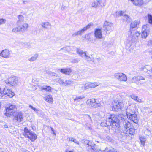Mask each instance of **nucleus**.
Here are the masks:
<instances>
[{"label": "nucleus", "instance_id": "obj_31", "mask_svg": "<svg viewBox=\"0 0 152 152\" xmlns=\"http://www.w3.org/2000/svg\"><path fill=\"white\" fill-rule=\"evenodd\" d=\"M38 55L37 54H36L31 58L28 59V60L31 62H33L35 61L37 58Z\"/></svg>", "mask_w": 152, "mask_h": 152}, {"label": "nucleus", "instance_id": "obj_53", "mask_svg": "<svg viewBox=\"0 0 152 152\" xmlns=\"http://www.w3.org/2000/svg\"><path fill=\"white\" fill-rule=\"evenodd\" d=\"M86 125L88 126V127L89 129H90L91 128V126L90 124H88V123L86 124Z\"/></svg>", "mask_w": 152, "mask_h": 152}, {"label": "nucleus", "instance_id": "obj_6", "mask_svg": "<svg viewBox=\"0 0 152 152\" xmlns=\"http://www.w3.org/2000/svg\"><path fill=\"white\" fill-rule=\"evenodd\" d=\"M99 85V83L96 82L94 83L89 82L86 84L80 85L79 87L80 90L85 91L90 88H94Z\"/></svg>", "mask_w": 152, "mask_h": 152}, {"label": "nucleus", "instance_id": "obj_26", "mask_svg": "<svg viewBox=\"0 0 152 152\" xmlns=\"http://www.w3.org/2000/svg\"><path fill=\"white\" fill-rule=\"evenodd\" d=\"M29 107L30 108L34 110V111H35L38 115H39L40 113L42 114H43V112L39 110L38 109L36 108L35 107L31 105H29Z\"/></svg>", "mask_w": 152, "mask_h": 152}, {"label": "nucleus", "instance_id": "obj_30", "mask_svg": "<svg viewBox=\"0 0 152 152\" xmlns=\"http://www.w3.org/2000/svg\"><path fill=\"white\" fill-rule=\"evenodd\" d=\"M76 52L80 56L82 57H83L84 56H85L86 53L85 52H83L82 50L79 48L77 49Z\"/></svg>", "mask_w": 152, "mask_h": 152}, {"label": "nucleus", "instance_id": "obj_55", "mask_svg": "<svg viewBox=\"0 0 152 152\" xmlns=\"http://www.w3.org/2000/svg\"><path fill=\"white\" fill-rule=\"evenodd\" d=\"M100 149L96 148L95 149V150L94 151L97 152H99V151H100Z\"/></svg>", "mask_w": 152, "mask_h": 152}, {"label": "nucleus", "instance_id": "obj_41", "mask_svg": "<svg viewBox=\"0 0 152 152\" xmlns=\"http://www.w3.org/2000/svg\"><path fill=\"white\" fill-rule=\"evenodd\" d=\"M84 57H85V59L87 61H90L91 60V58L89 56H87L86 53V55L84 56Z\"/></svg>", "mask_w": 152, "mask_h": 152}, {"label": "nucleus", "instance_id": "obj_44", "mask_svg": "<svg viewBox=\"0 0 152 152\" xmlns=\"http://www.w3.org/2000/svg\"><path fill=\"white\" fill-rule=\"evenodd\" d=\"M130 97L132 99H134V100H136L137 98V96H136L135 95L133 94L131 95Z\"/></svg>", "mask_w": 152, "mask_h": 152}, {"label": "nucleus", "instance_id": "obj_56", "mask_svg": "<svg viewBox=\"0 0 152 152\" xmlns=\"http://www.w3.org/2000/svg\"><path fill=\"white\" fill-rule=\"evenodd\" d=\"M51 131H53V134L55 135L56 134V133L54 132V130L53 128H52V127H51Z\"/></svg>", "mask_w": 152, "mask_h": 152}, {"label": "nucleus", "instance_id": "obj_17", "mask_svg": "<svg viewBox=\"0 0 152 152\" xmlns=\"http://www.w3.org/2000/svg\"><path fill=\"white\" fill-rule=\"evenodd\" d=\"M116 14L117 16H123L125 19V20L127 22L130 21L131 20L129 16L125 14L124 12L122 11H118L116 12Z\"/></svg>", "mask_w": 152, "mask_h": 152}, {"label": "nucleus", "instance_id": "obj_61", "mask_svg": "<svg viewBox=\"0 0 152 152\" xmlns=\"http://www.w3.org/2000/svg\"><path fill=\"white\" fill-rule=\"evenodd\" d=\"M63 6H62V7H61V9H62V10H63Z\"/></svg>", "mask_w": 152, "mask_h": 152}, {"label": "nucleus", "instance_id": "obj_54", "mask_svg": "<svg viewBox=\"0 0 152 152\" xmlns=\"http://www.w3.org/2000/svg\"><path fill=\"white\" fill-rule=\"evenodd\" d=\"M61 70H62V69H56V70L58 72H61Z\"/></svg>", "mask_w": 152, "mask_h": 152}, {"label": "nucleus", "instance_id": "obj_45", "mask_svg": "<svg viewBox=\"0 0 152 152\" xmlns=\"http://www.w3.org/2000/svg\"><path fill=\"white\" fill-rule=\"evenodd\" d=\"M65 152H74V150L72 149L71 150H69V148H66L65 151Z\"/></svg>", "mask_w": 152, "mask_h": 152}, {"label": "nucleus", "instance_id": "obj_14", "mask_svg": "<svg viewBox=\"0 0 152 152\" xmlns=\"http://www.w3.org/2000/svg\"><path fill=\"white\" fill-rule=\"evenodd\" d=\"M87 102L89 103V105L91 107L93 108H96L99 107L101 104L99 103L96 102V100L95 99H92L87 101Z\"/></svg>", "mask_w": 152, "mask_h": 152}, {"label": "nucleus", "instance_id": "obj_38", "mask_svg": "<svg viewBox=\"0 0 152 152\" xmlns=\"http://www.w3.org/2000/svg\"><path fill=\"white\" fill-rule=\"evenodd\" d=\"M84 98V97L83 96H77L75 99H74V101H78Z\"/></svg>", "mask_w": 152, "mask_h": 152}, {"label": "nucleus", "instance_id": "obj_22", "mask_svg": "<svg viewBox=\"0 0 152 152\" xmlns=\"http://www.w3.org/2000/svg\"><path fill=\"white\" fill-rule=\"evenodd\" d=\"M136 106V103H131L128 106L126 110V113H129L130 112H131L130 109H134Z\"/></svg>", "mask_w": 152, "mask_h": 152}, {"label": "nucleus", "instance_id": "obj_34", "mask_svg": "<svg viewBox=\"0 0 152 152\" xmlns=\"http://www.w3.org/2000/svg\"><path fill=\"white\" fill-rule=\"evenodd\" d=\"M56 80V81L60 84H64L65 80H64L58 78H57Z\"/></svg>", "mask_w": 152, "mask_h": 152}, {"label": "nucleus", "instance_id": "obj_19", "mask_svg": "<svg viewBox=\"0 0 152 152\" xmlns=\"http://www.w3.org/2000/svg\"><path fill=\"white\" fill-rule=\"evenodd\" d=\"M19 26L20 27L21 32H23L27 30L29 27V25L27 23H24Z\"/></svg>", "mask_w": 152, "mask_h": 152}, {"label": "nucleus", "instance_id": "obj_32", "mask_svg": "<svg viewBox=\"0 0 152 152\" xmlns=\"http://www.w3.org/2000/svg\"><path fill=\"white\" fill-rule=\"evenodd\" d=\"M12 31L15 33H17L18 32H21V31L20 29V27L19 26L17 27H15L13 28L12 30Z\"/></svg>", "mask_w": 152, "mask_h": 152}, {"label": "nucleus", "instance_id": "obj_4", "mask_svg": "<svg viewBox=\"0 0 152 152\" xmlns=\"http://www.w3.org/2000/svg\"><path fill=\"white\" fill-rule=\"evenodd\" d=\"M18 78L17 77L12 76L4 80L5 83L10 86H16L18 85Z\"/></svg>", "mask_w": 152, "mask_h": 152}, {"label": "nucleus", "instance_id": "obj_25", "mask_svg": "<svg viewBox=\"0 0 152 152\" xmlns=\"http://www.w3.org/2000/svg\"><path fill=\"white\" fill-rule=\"evenodd\" d=\"M132 81L134 82H135L137 81H140L141 80H145L144 77L141 76H134L132 78Z\"/></svg>", "mask_w": 152, "mask_h": 152}, {"label": "nucleus", "instance_id": "obj_42", "mask_svg": "<svg viewBox=\"0 0 152 152\" xmlns=\"http://www.w3.org/2000/svg\"><path fill=\"white\" fill-rule=\"evenodd\" d=\"M6 22V20L3 18H0V25L4 24Z\"/></svg>", "mask_w": 152, "mask_h": 152}, {"label": "nucleus", "instance_id": "obj_59", "mask_svg": "<svg viewBox=\"0 0 152 152\" xmlns=\"http://www.w3.org/2000/svg\"><path fill=\"white\" fill-rule=\"evenodd\" d=\"M4 127H5V128H7V125H5V126H4Z\"/></svg>", "mask_w": 152, "mask_h": 152}, {"label": "nucleus", "instance_id": "obj_36", "mask_svg": "<svg viewBox=\"0 0 152 152\" xmlns=\"http://www.w3.org/2000/svg\"><path fill=\"white\" fill-rule=\"evenodd\" d=\"M138 22L136 21H135L132 22L130 25V27L132 28H134L137 26L138 24Z\"/></svg>", "mask_w": 152, "mask_h": 152}, {"label": "nucleus", "instance_id": "obj_21", "mask_svg": "<svg viewBox=\"0 0 152 152\" xmlns=\"http://www.w3.org/2000/svg\"><path fill=\"white\" fill-rule=\"evenodd\" d=\"M136 6H141L143 4L142 0H130Z\"/></svg>", "mask_w": 152, "mask_h": 152}, {"label": "nucleus", "instance_id": "obj_37", "mask_svg": "<svg viewBox=\"0 0 152 152\" xmlns=\"http://www.w3.org/2000/svg\"><path fill=\"white\" fill-rule=\"evenodd\" d=\"M73 82L71 80H65V81L64 85L66 86L70 85L71 84H73Z\"/></svg>", "mask_w": 152, "mask_h": 152}, {"label": "nucleus", "instance_id": "obj_11", "mask_svg": "<svg viewBox=\"0 0 152 152\" xmlns=\"http://www.w3.org/2000/svg\"><path fill=\"white\" fill-rule=\"evenodd\" d=\"M113 23L106 21L104 23L103 27L104 31H112L113 28Z\"/></svg>", "mask_w": 152, "mask_h": 152}, {"label": "nucleus", "instance_id": "obj_62", "mask_svg": "<svg viewBox=\"0 0 152 152\" xmlns=\"http://www.w3.org/2000/svg\"><path fill=\"white\" fill-rule=\"evenodd\" d=\"M151 58L152 59V56H151Z\"/></svg>", "mask_w": 152, "mask_h": 152}, {"label": "nucleus", "instance_id": "obj_46", "mask_svg": "<svg viewBox=\"0 0 152 152\" xmlns=\"http://www.w3.org/2000/svg\"><path fill=\"white\" fill-rule=\"evenodd\" d=\"M83 141H84V144H86L87 145H88V146L90 144H89V140H84Z\"/></svg>", "mask_w": 152, "mask_h": 152}, {"label": "nucleus", "instance_id": "obj_48", "mask_svg": "<svg viewBox=\"0 0 152 152\" xmlns=\"http://www.w3.org/2000/svg\"><path fill=\"white\" fill-rule=\"evenodd\" d=\"M95 144H94L92 146L91 145H90L89 146H90L91 147V149L93 150L94 151L95 150Z\"/></svg>", "mask_w": 152, "mask_h": 152}, {"label": "nucleus", "instance_id": "obj_15", "mask_svg": "<svg viewBox=\"0 0 152 152\" xmlns=\"http://www.w3.org/2000/svg\"><path fill=\"white\" fill-rule=\"evenodd\" d=\"M11 51L9 49H5L2 50L0 54V56L3 58H7L10 57Z\"/></svg>", "mask_w": 152, "mask_h": 152}, {"label": "nucleus", "instance_id": "obj_28", "mask_svg": "<svg viewBox=\"0 0 152 152\" xmlns=\"http://www.w3.org/2000/svg\"><path fill=\"white\" fill-rule=\"evenodd\" d=\"M15 118L18 122H20L22 121L23 117L22 113L21 112L18 113Z\"/></svg>", "mask_w": 152, "mask_h": 152}, {"label": "nucleus", "instance_id": "obj_3", "mask_svg": "<svg viewBox=\"0 0 152 152\" xmlns=\"http://www.w3.org/2000/svg\"><path fill=\"white\" fill-rule=\"evenodd\" d=\"M128 39L129 40L131 39V41H128L127 40L126 43L128 47H130L132 43L133 42H136L138 39V37L140 35V33L137 31L130 29L128 32Z\"/></svg>", "mask_w": 152, "mask_h": 152}, {"label": "nucleus", "instance_id": "obj_33", "mask_svg": "<svg viewBox=\"0 0 152 152\" xmlns=\"http://www.w3.org/2000/svg\"><path fill=\"white\" fill-rule=\"evenodd\" d=\"M46 73L49 75L50 76L56 77L57 76L56 74L53 72L50 71H47L46 72Z\"/></svg>", "mask_w": 152, "mask_h": 152}, {"label": "nucleus", "instance_id": "obj_12", "mask_svg": "<svg viewBox=\"0 0 152 152\" xmlns=\"http://www.w3.org/2000/svg\"><path fill=\"white\" fill-rule=\"evenodd\" d=\"M114 76L117 79L120 81H126L127 80L126 75L122 73H115Z\"/></svg>", "mask_w": 152, "mask_h": 152}, {"label": "nucleus", "instance_id": "obj_58", "mask_svg": "<svg viewBox=\"0 0 152 152\" xmlns=\"http://www.w3.org/2000/svg\"><path fill=\"white\" fill-rule=\"evenodd\" d=\"M143 70L144 71V72H146V69L145 68H144L143 69Z\"/></svg>", "mask_w": 152, "mask_h": 152}, {"label": "nucleus", "instance_id": "obj_5", "mask_svg": "<svg viewBox=\"0 0 152 152\" xmlns=\"http://www.w3.org/2000/svg\"><path fill=\"white\" fill-rule=\"evenodd\" d=\"M23 134L25 137L29 138L31 141H34L37 138L36 134L27 128H24Z\"/></svg>", "mask_w": 152, "mask_h": 152}, {"label": "nucleus", "instance_id": "obj_50", "mask_svg": "<svg viewBox=\"0 0 152 152\" xmlns=\"http://www.w3.org/2000/svg\"><path fill=\"white\" fill-rule=\"evenodd\" d=\"M131 112H130V113L131 114H133V113H135L134 109H130Z\"/></svg>", "mask_w": 152, "mask_h": 152}, {"label": "nucleus", "instance_id": "obj_23", "mask_svg": "<svg viewBox=\"0 0 152 152\" xmlns=\"http://www.w3.org/2000/svg\"><path fill=\"white\" fill-rule=\"evenodd\" d=\"M41 25L42 28L45 29H48L51 26L50 23L48 22H42Z\"/></svg>", "mask_w": 152, "mask_h": 152}, {"label": "nucleus", "instance_id": "obj_39", "mask_svg": "<svg viewBox=\"0 0 152 152\" xmlns=\"http://www.w3.org/2000/svg\"><path fill=\"white\" fill-rule=\"evenodd\" d=\"M148 19L149 23L152 24V16L151 15H148Z\"/></svg>", "mask_w": 152, "mask_h": 152}, {"label": "nucleus", "instance_id": "obj_43", "mask_svg": "<svg viewBox=\"0 0 152 152\" xmlns=\"http://www.w3.org/2000/svg\"><path fill=\"white\" fill-rule=\"evenodd\" d=\"M80 61V60L78 59H73L71 61V62L73 63H77L79 61Z\"/></svg>", "mask_w": 152, "mask_h": 152}, {"label": "nucleus", "instance_id": "obj_20", "mask_svg": "<svg viewBox=\"0 0 152 152\" xmlns=\"http://www.w3.org/2000/svg\"><path fill=\"white\" fill-rule=\"evenodd\" d=\"M61 73L66 75H69L72 72V69L70 68L62 69Z\"/></svg>", "mask_w": 152, "mask_h": 152}, {"label": "nucleus", "instance_id": "obj_8", "mask_svg": "<svg viewBox=\"0 0 152 152\" xmlns=\"http://www.w3.org/2000/svg\"><path fill=\"white\" fill-rule=\"evenodd\" d=\"M16 107L15 105H11L7 107L5 115L7 117H10L13 115L16 110Z\"/></svg>", "mask_w": 152, "mask_h": 152}, {"label": "nucleus", "instance_id": "obj_40", "mask_svg": "<svg viewBox=\"0 0 152 152\" xmlns=\"http://www.w3.org/2000/svg\"><path fill=\"white\" fill-rule=\"evenodd\" d=\"M18 17L19 21H23L24 20V17L23 16L21 15H19Z\"/></svg>", "mask_w": 152, "mask_h": 152}, {"label": "nucleus", "instance_id": "obj_52", "mask_svg": "<svg viewBox=\"0 0 152 152\" xmlns=\"http://www.w3.org/2000/svg\"><path fill=\"white\" fill-rule=\"evenodd\" d=\"M74 139H75V138H74L73 137H70L69 138V141L73 142Z\"/></svg>", "mask_w": 152, "mask_h": 152}, {"label": "nucleus", "instance_id": "obj_16", "mask_svg": "<svg viewBox=\"0 0 152 152\" xmlns=\"http://www.w3.org/2000/svg\"><path fill=\"white\" fill-rule=\"evenodd\" d=\"M127 118L133 121L134 123H137V118L135 113L131 114L126 113Z\"/></svg>", "mask_w": 152, "mask_h": 152}, {"label": "nucleus", "instance_id": "obj_2", "mask_svg": "<svg viewBox=\"0 0 152 152\" xmlns=\"http://www.w3.org/2000/svg\"><path fill=\"white\" fill-rule=\"evenodd\" d=\"M119 122L122 123L121 129L124 134H127L129 132V131L131 127V124L127 120H126V117L123 114H119L117 117Z\"/></svg>", "mask_w": 152, "mask_h": 152}, {"label": "nucleus", "instance_id": "obj_24", "mask_svg": "<svg viewBox=\"0 0 152 152\" xmlns=\"http://www.w3.org/2000/svg\"><path fill=\"white\" fill-rule=\"evenodd\" d=\"M39 88L41 90H44L46 91L49 92H51V90L52 89L50 86L46 85H44V86Z\"/></svg>", "mask_w": 152, "mask_h": 152}, {"label": "nucleus", "instance_id": "obj_35", "mask_svg": "<svg viewBox=\"0 0 152 152\" xmlns=\"http://www.w3.org/2000/svg\"><path fill=\"white\" fill-rule=\"evenodd\" d=\"M140 140L141 144L144 146L145 143V142L146 140V138L144 137H140Z\"/></svg>", "mask_w": 152, "mask_h": 152}, {"label": "nucleus", "instance_id": "obj_27", "mask_svg": "<svg viewBox=\"0 0 152 152\" xmlns=\"http://www.w3.org/2000/svg\"><path fill=\"white\" fill-rule=\"evenodd\" d=\"M44 99L48 103H52L53 102V98L51 95L45 96L44 97Z\"/></svg>", "mask_w": 152, "mask_h": 152}, {"label": "nucleus", "instance_id": "obj_7", "mask_svg": "<svg viewBox=\"0 0 152 152\" xmlns=\"http://www.w3.org/2000/svg\"><path fill=\"white\" fill-rule=\"evenodd\" d=\"M14 94V93L7 87H5L3 90L0 88V98L3 97L4 95H6V97L8 96L11 98L12 97Z\"/></svg>", "mask_w": 152, "mask_h": 152}, {"label": "nucleus", "instance_id": "obj_1", "mask_svg": "<svg viewBox=\"0 0 152 152\" xmlns=\"http://www.w3.org/2000/svg\"><path fill=\"white\" fill-rule=\"evenodd\" d=\"M101 125L102 126H111L112 128L115 129L118 126V120L117 116L114 115H110L106 119V121L102 122Z\"/></svg>", "mask_w": 152, "mask_h": 152}, {"label": "nucleus", "instance_id": "obj_51", "mask_svg": "<svg viewBox=\"0 0 152 152\" xmlns=\"http://www.w3.org/2000/svg\"><path fill=\"white\" fill-rule=\"evenodd\" d=\"M32 88L33 90H36L37 88V87L36 85L33 86Z\"/></svg>", "mask_w": 152, "mask_h": 152}, {"label": "nucleus", "instance_id": "obj_60", "mask_svg": "<svg viewBox=\"0 0 152 152\" xmlns=\"http://www.w3.org/2000/svg\"><path fill=\"white\" fill-rule=\"evenodd\" d=\"M88 116L89 118L91 120V117L89 115H88Z\"/></svg>", "mask_w": 152, "mask_h": 152}, {"label": "nucleus", "instance_id": "obj_49", "mask_svg": "<svg viewBox=\"0 0 152 152\" xmlns=\"http://www.w3.org/2000/svg\"><path fill=\"white\" fill-rule=\"evenodd\" d=\"M73 142L77 144L78 145H79V142L77 141V140L75 139H74Z\"/></svg>", "mask_w": 152, "mask_h": 152}, {"label": "nucleus", "instance_id": "obj_47", "mask_svg": "<svg viewBox=\"0 0 152 152\" xmlns=\"http://www.w3.org/2000/svg\"><path fill=\"white\" fill-rule=\"evenodd\" d=\"M135 101H136L137 102L139 103H142V100L139 99L138 96L137 99L135 100Z\"/></svg>", "mask_w": 152, "mask_h": 152}, {"label": "nucleus", "instance_id": "obj_9", "mask_svg": "<svg viewBox=\"0 0 152 152\" xmlns=\"http://www.w3.org/2000/svg\"><path fill=\"white\" fill-rule=\"evenodd\" d=\"M112 110L114 111H118L120 110L123 106L122 102L115 101L113 103Z\"/></svg>", "mask_w": 152, "mask_h": 152}, {"label": "nucleus", "instance_id": "obj_13", "mask_svg": "<svg viewBox=\"0 0 152 152\" xmlns=\"http://www.w3.org/2000/svg\"><path fill=\"white\" fill-rule=\"evenodd\" d=\"M93 26L92 23H90L87 25L86 27H84L82 29L76 32L73 34L72 36L73 37H75L78 35H81L84 33V31L86 30L87 29H89L90 28Z\"/></svg>", "mask_w": 152, "mask_h": 152}, {"label": "nucleus", "instance_id": "obj_29", "mask_svg": "<svg viewBox=\"0 0 152 152\" xmlns=\"http://www.w3.org/2000/svg\"><path fill=\"white\" fill-rule=\"evenodd\" d=\"M100 1H96L92 2L91 5V7L92 8H97L99 4H100Z\"/></svg>", "mask_w": 152, "mask_h": 152}, {"label": "nucleus", "instance_id": "obj_10", "mask_svg": "<svg viewBox=\"0 0 152 152\" xmlns=\"http://www.w3.org/2000/svg\"><path fill=\"white\" fill-rule=\"evenodd\" d=\"M148 26V25H146L142 26L141 37L143 39H145L149 34L150 30Z\"/></svg>", "mask_w": 152, "mask_h": 152}, {"label": "nucleus", "instance_id": "obj_57", "mask_svg": "<svg viewBox=\"0 0 152 152\" xmlns=\"http://www.w3.org/2000/svg\"><path fill=\"white\" fill-rule=\"evenodd\" d=\"M23 3L24 4H26L27 3V2L26 1H23Z\"/></svg>", "mask_w": 152, "mask_h": 152}, {"label": "nucleus", "instance_id": "obj_18", "mask_svg": "<svg viewBox=\"0 0 152 152\" xmlns=\"http://www.w3.org/2000/svg\"><path fill=\"white\" fill-rule=\"evenodd\" d=\"M94 35L96 39H101L102 38V30L100 28L96 29L94 32Z\"/></svg>", "mask_w": 152, "mask_h": 152}]
</instances>
